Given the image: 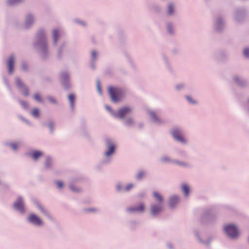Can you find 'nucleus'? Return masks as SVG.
<instances>
[{"mask_svg":"<svg viewBox=\"0 0 249 249\" xmlns=\"http://www.w3.org/2000/svg\"><path fill=\"white\" fill-rule=\"evenodd\" d=\"M133 123V121L132 119H128L126 121V124H127L129 125L131 124H132Z\"/></svg>","mask_w":249,"mask_h":249,"instance_id":"f704fd0d","label":"nucleus"},{"mask_svg":"<svg viewBox=\"0 0 249 249\" xmlns=\"http://www.w3.org/2000/svg\"><path fill=\"white\" fill-rule=\"evenodd\" d=\"M173 137L177 141L181 142H185V141L183 137L181 131L178 128H175L172 132Z\"/></svg>","mask_w":249,"mask_h":249,"instance_id":"39448f33","label":"nucleus"},{"mask_svg":"<svg viewBox=\"0 0 249 249\" xmlns=\"http://www.w3.org/2000/svg\"><path fill=\"white\" fill-rule=\"evenodd\" d=\"M187 99L188 100V101H189V102H192V100H191V99L190 97H189V96H187Z\"/></svg>","mask_w":249,"mask_h":249,"instance_id":"ea45409f","label":"nucleus"},{"mask_svg":"<svg viewBox=\"0 0 249 249\" xmlns=\"http://www.w3.org/2000/svg\"><path fill=\"white\" fill-rule=\"evenodd\" d=\"M178 202V198L176 196H173L171 197L169 201L170 206L173 207Z\"/></svg>","mask_w":249,"mask_h":249,"instance_id":"9b49d317","label":"nucleus"},{"mask_svg":"<svg viewBox=\"0 0 249 249\" xmlns=\"http://www.w3.org/2000/svg\"><path fill=\"white\" fill-rule=\"evenodd\" d=\"M168 31L170 32V33H171V31L170 30V25H168Z\"/></svg>","mask_w":249,"mask_h":249,"instance_id":"a19ab883","label":"nucleus"},{"mask_svg":"<svg viewBox=\"0 0 249 249\" xmlns=\"http://www.w3.org/2000/svg\"><path fill=\"white\" fill-rule=\"evenodd\" d=\"M50 160L49 159H47L46 163V164L47 166H49V165H50Z\"/></svg>","mask_w":249,"mask_h":249,"instance_id":"4c0bfd02","label":"nucleus"},{"mask_svg":"<svg viewBox=\"0 0 249 249\" xmlns=\"http://www.w3.org/2000/svg\"><path fill=\"white\" fill-rule=\"evenodd\" d=\"M167 12L169 15H172L174 13V6L172 4H169L168 6Z\"/></svg>","mask_w":249,"mask_h":249,"instance_id":"a211bd4d","label":"nucleus"},{"mask_svg":"<svg viewBox=\"0 0 249 249\" xmlns=\"http://www.w3.org/2000/svg\"><path fill=\"white\" fill-rule=\"evenodd\" d=\"M132 109L131 107H124L120 108L118 110L117 113L114 114V116L116 118L123 119L125 117V115L130 113Z\"/></svg>","mask_w":249,"mask_h":249,"instance_id":"7ed1b4c3","label":"nucleus"},{"mask_svg":"<svg viewBox=\"0 0 249 249\" xmlns=\"http://www.w3.org/2000/svg\"><path fill=\"white\" fill-rule=\"evenodd\" d=\"M97 88L100 94H101V88L100 82L98 81L97 83Z\"/></svg>","mask_w":249,"mask_h":249,"instance_id":"c85d7f7f","label":"nucleus"},{"mask_svg":"<svg viewBox=\"0 0 249 249\" xmlns=\"http://www.w3.org/2000/svg\"><path fill=\"white\" fill-rule=\"evenodd\" d=\"M115 150V146L113 144H110L108 145V149L107 151L105 153V155L107 156H108L112 154Z\"/></svg>","mask_w":249,"mask_h":249,"instance_id":"4468645a","label":"nucleus"},{"mask_svg":"<svg viewBox=\"0 0 249 249\" xmlns=\"http://www.w3.org/2000/svg\"><path fill=\"white\" fill-rule=\"evenodd\" d=\"M39 209H40L41 211L45 213V214H47V212L41 207H39Z\"/></svg>","mask_w":249,"mask_h":249,"instance_id":"e433bc0d","label":"nucleus"},{"mask_svg":"<svg viewBox=\"0 0 249 249\" xmlns=\"http://www.w3.org/2000/svg\"><path fill=\"white\" fill-rule=\"evenodd\" d=\"M34 98H35V99L36 100V101H37L38 102H42V100L40 96L38 94H35Z\"/></svg>","mask_w":249,"mask_h":249,"instance_id":"b1692460","label":"nucleus"},{"mask_svg":"<svg viewBox=\"0 0 249 249\" xmlns=\"http://www.w3.org/2000/svg\"><path fill=\"white\" fill-rule=\"evenodd\" d=\"M32 21H33V18H32V16L29 15L27 18V20H26V25H28L30 23H31Z\"/></svg>","mask_w":249,"mask_h":249,"instance_id":"4be33fe9","label":"nucleus"},{"mask_svg":"<svg viewBox=\"0 0 249 249\" xmlns=\"http://www.w3.org/2000/svg\"><path fill=\"white\" fill-rule=\"evenodd\" d=\"M133 185L132 184H128L125 188V190L126 191H129L130 190L132 187Z\"/></svg>","mask_w":249,"mask_h":249,"instance_id":"2f4dec72","label":"nucleus"},{"mask_svg":"<svg viewBox=\"0 0 249 249\" xmlns=\"http://www.w3.org/2000/svg\"><path fill=\"white\" fill-rule=\"evenodd\" d=\"M43 155V153L39 151H36L33 152L31 154L32 158L35 160H36L38 158Z\"/></svg>","mask_w":249,"mask_h":249,"instance_id":"f8f14e48","label":"nucleus"},{"mask_svg":"<svg viewBox=\"0 0 249 249\" xmlns=\"http://www.w3.org/2000/svg\"><path fill=\"white\" fill-rule=\"evenodd\" d=\"M224 230L227 234L231 238H235L239 234L237 227L233 225L226 226L224 228Z\"/></svg>","mask_w":249,"mask_h":249,"instance_id":"f03ea898","label":"nucleus"},{"mask_svg":"<svg viewBox=\"0 0 249 249\" xmlns=\"http://www.w3.org/2000/svg\"><path fill=\"white\" fill-rule=\"evenodd\" d=\"M163 160L165 161V160H167V159H166V158H164V159H163Z\"/></svg>","mask_w":249,"mask_h":249,"instance_id":"37998d69","label":"nucleus"},{"mask_svg":"<svg viewBox=\"0 0 249 249\" xmlns=\"http://www.w3.org/2000/svg\"><path fill=\"white\" fill-rule=\"evenodd\" d=\"M91 55L93 59H95L97 56L96 53L95 51H93L91 52Z\"/></svg>","mask_w":249,"mask_h":249,"instance_id":"72a5a7b5","label":"nucleus"},{"mask_svg":"<svg viewBox=\"0 0 249 249\" xmlns=\"http://www.w3.org/2000/svg\"><path fill=\"white\" fill-rule=\"evenodd\" d=\"M162 207L161 204L159 205H153L151 207V213L153 215H156L159 213L162 210Z\"/></svg>","mask_w":249,"mask_h":249,"instance_id":"1a4fd4ad","label":"nucleus"},{"mask_svg":"<svg viewBox=\"0 0 249 249\" xmlns=\"http://www.w3.org/2000/svg\"><path fill=\"white\" fill-rule=\"evenodd\" d=\"M28 220L31 223L37 226H41L43 225V222L41 219L36 215L32 214L28 217Z\"/></svg>","mask_w":249,"mask_h":249,"instance_id":"20e7f679","label":"nucleus"},{"mask_svg":"<svg viewBox=\"0 0 249 249\" xmlns=\"http://www.w3.org/2000/svg\"><path fill=\"white\" fill-rule=\"evenodd\" d=\"M144 175H145V173L144 172L142 171H140L138 173L136 178L138 179H140L144 177Z\"/></svg>","mask_w":249,"mask_h":249,"instance_id":"412c9836","label":"nucleus"},{"mask_svg":"<svg viewBox=\"0 0 249 249\" xmlns=\"http://www.w3.org/2000/svg\"><path fill=\"white\" fill-rule=\"evenodd\" d=\"M57 186L59 188H62L63 187V183L62 181H57L56 182Z\"/></svg>","mask_w":249,"mask_h":249,"instance_id":"cd10ccee","label":"nucleus"},{"mask_svg":"<svg viewBox=\"0 0 249 249\" xmlns=\"http://www.w3.org/2000/svg\"><path fill=\"white\" fill-rule=\"evenodd\" d=\"M106 107V109H107V110H108L109 111H110L111 113H112V114H113V115H114V114H115V113H114V112L112 111V110L111 108L109 106H106V107Z\"/></svg>","mask_w":249,"mask_h":249,"instance_id":"7c9ffc66","label":"nucleus"},{"mask_svg":"<svg viewBox=\"0 0 249 249\" xmlns=\"http://www.w3.org/2000/svg\"><path fill=\"white\" fill-rule=\"evenodd\" d=\"M244 54L246 57H249V49H245L244 51Z\"/></svg>","mask_w":249,"mask_h":249,"instance_id":"bb28decb","label":"nucleus"},{"mask_svg":"<svg viewBox=\"0 0 249 249\" xmlns=\"http://www.w3.org/2000/svg\"><path fill=\"white\" fill-rule=\"evenodd\" d=\"M182 189L186 196H187L189 195V188L185 184H183L182 185Z\"/></svg>","mask_w":249,"mask_h":249,"instance_id":"dca6fc26","label":"nucleus"},{"mask_svg":"<svg viewBox=\"0 0 249 249\" xmlns=\"http://www.w3.org/2000/svg\"><path fill=\"white\" fill-rule=\"evenodd\" d=\"M69 99L71 103V107H73L74 106V99H75V96L72 94H70L69 95Z\"/></svg>","mask_w":249,"mask_h":249,"instance_id":"f3484780","label":"nucleus"},{"mask_svg":"<svg viewBox=\"0 0 249 249\" xmlns=\"http://www.w3.org/2000/svg\"><path fill=\"white\" fill-rule=\"evenodd\" d=\"M177 164H178V165H183V166H184L185 165V164L184 163H182V162H179V161H176L175 162Z\"/></svg>","mask_w":249,"mask_h":249,"instance_id":"c9c22d12","label":"nucleus"},{"mask_svg":"<svg viewBox=\"0 0 249 249\" xmlns=\"http://www.w3.org/2000/svg\"><path fill=\"white\" fill-rule=\"evenodd\" d=\"M22 0H8L9 4H14L21 2Z\"/></svg>","mask_w":249,"mask_h":249,"instance_id":"5701e85b","label":"nucleus"},{"mask_svg":"<svg viewBox=\"0 0 249 249\" xmlns=\"http://www.w3.org/2000/svg\"><path fill=\"white\" fill-rule=\"evenodd\" d=\"M18 145L16 143H13L10 144L11 147L14 150H16L18 148Z\"/></svg>","mask_w":249,"mask_h":249,"instance_id":"a878e982","label":"nucleus"},{"mask_svg":"<svg viewBox=\"0 0 249 249\" xmlns=\"http://www.w3.org/2000/svg\"><path fill=\"white\" fill-rule=\"evenodd\" d=\"M62 79L67 80L68 78V75L67 73H63L61 74Z\"/></svg>","mask_w":249,"mask_h":249,"instance_id":"473e14b6","label":"nucleus"},{"mask_svg":"<svg viewBox=\"0 0 249 249\" xmlns=\"http://www.w3.org/2000/svg\"><path fill=\"white\" fill-rule=\"evenodd\" d=\"M153 196L155 199L160 203H161L163 201V198L162 196L158 192H153Z\"/></svg>","mask_w":249,"mask_h":249,"instance_id":"ddd939ff","label":"nucleus"},{"mask_svg":"<svg viewBox=\"0 0 249 249\" xmlns=\"http://www.w3.org/2000/svg\"><path fill=\"white\" fill-rule=\"evenodd\" d=\"M16 84L18 88L22 91V94L25 96H28L29 94L28 89L19 78L17 79Z\"/></svg>","mask_w":249,"mask_h":249,"instance_id":"423d86ee","label":"nucleus"},{"mask_svg":"<svg viewBox=\"0 0 249 249\" xmlns=\"http://www.w3.org/2000/svg\"><path fill=\"white\" fill-rule=\"evenodd\" d=\"M15 208L21 213L24 212L23 202L21 197H18L14 204Z\"/></svg>","mask_w":249,"mask_h":249,"instance_id":"6e6552de","label":"nucleus"},{"mask_svg":"<svg viewBox=\"0 0 249 249\" xmlns=\"http://www.w3.org/2000/svg\"><path fill=\"white\" fill-rule=\"evenodd\" d=\"M70 188H71V190H72V191H75V190H74L72 186H71V187H70Z\"/></svg>","mask_w":249,"mask_h":249,"instance_id":"79ce46f5","label":"nucleus"},{"mask_svg":"<svg viewBox=\"0 0 249 249\" xmlns=\"http://www.w3.org/2000/svg\"><path fill=\"white\" fill-rule=\"evenodd\" d=\"M37 36L39 39H45V36H44V32L42 30H40L38 32L37 34Z\"/></svg>","mask_w":249,"mask_h":249,"instance_id":"6ab92c4d","label":"nucleus"},{"mask_svg":"<svg viewBox=\"0 0 249 249\" xmlns=\"http://www.w3.org/2000/svg\"><path fill=\"white\" fill-rule=\"evenodd\" d=\"M32 114L36 117H38L39 114V110L37 108H34L32 111Z\"/></svg>","mask_w":249,"mask_h":249,"instance_id":"aec40b11","label":"nucleus"},{"mask_svg":"<svg viewBox=\"0 0 249 249\" xmlns=\"http://www.w3.org/2000/svg\"><path fill=\"white\" fill-rule=\"evenodd\" d=\"M48 99L49 101L51 103H53V104H55V103H56V101H55V100L54 98H53V97H49L48 98Z\"/></svg>","mask_w":249,"mask_h":249,"instance_id":"c756f323","label":"nucleus"},{"mask_svg":"<svg viewBox=\"0 0 249 249\" xmlns=\"http://www.w3.org/2000/svg\"><path fill=\"white\" fill-rule=\"evenodd\" d=\"M14 56L13 55L11 56L9 59L8 61V67L9 69V72L10 73H12L14 70Z\"/></svg>","mask_w":249,"mask_h":249,"instance_id":"9d476101","label":"nucleus"},{"mask_svg":"<svg viewBox=\"0 0 249 249\" xmlns=\"http://www.w3.org/2000/svg\"><path fill=\"white\" fill-rule=\"evenodd\" d=\"M145 209V206L143 203H141L138 207H131L127 208V211L130 213L142 212Z\"/></svg>","mask_w":249,"mask_h":249,"instance_id":"0eeeda50","label":"nucleus"},{"mask_svg":"<svg viewBox=\"0 0 249 249\" xmlns=\"http://www.w3.org/2000/svg\"><path fill=\"white\" fill-rule=\"evenodd\" d=\"M53 35L54 43H56L59 36V33L58 31L56 30H53Z\"/></svg>","mask_w":249,"mask_h":249,"instance_id":"2eb2a0df","label":"nucleus"},{"mask_svg":"<svg viewBox=\"0 0 249 249\" xmlns=\"http://www.w3.org/2000/svg\"><path fill=\"white\" fill-rule=\"evenodd\" d=\"M22 68L23 69H25L26 68V65L25 64H23L22 65Z\"/></svg>","mask_w":249,"mask_h":249,"instance_id":"58836bf2","label":"nucleus"},{"mask_svg":"<svg viewBox=\"0 0 249 249\" xmlns=\"http://www.w3.org/2000/svg\"><path fill=\"white\" fill-rule=\"evenodd\" d=\"M108 92L111 101L115 103L121 101L124 95V91L122 89L113 87L108 88Z\"/></svg>","mask_w":249,"mask_h":249,"instance_id":"f257e3e1","label":"nucleus"},{"mask_svg":"<svg viewBox=\"0 0 249 249\" xmlns=\"http://www.w3.org/2000/svg\"><path fill=\"white\" fill-rule=\"evenodd\" d=\"M150 115L151 117L153 119H154L155 121H157L158 120V118L157 117V116H156V115L155 114V113L154 112H150Z\"/></svg>","mask_w":249,"mask_h":249,"instance_id":"393cba45","label":"nucleus"}]
</instances>
